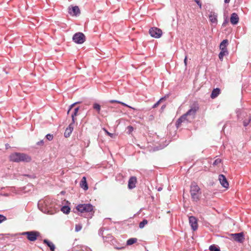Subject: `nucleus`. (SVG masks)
Returning <instances> with one entry per match:
<instances>
[{
    "mask_svg": "<svg viewBox=\"0 0 251 251\" xmlns=\"http://www.w3.org/2000/svg\"><path fill=\"white\" fill-rule=\"evenodd\" d=\"M209 21L212 24L217 25L218 23L217 14L214 12H211L209 15Z\"/></svg>",
    "mask_w": 251,
    "mask_h": 251,
    "instance_id": "obj_17",
    "label": "nucleus"
},
{
    "mask_svg": "<svg viewBox=\"0 0 251 251\" xmlns=\"http://www.w3.org/2000/svg\"><path fill=\"white\" fill-rule=\"evenodd\" d=\"M149 33L151 37L155 38H159L161 36L162 31L160 29L153 27L150 29Z\"/></svg>",
    "mask_w": 251,
    "mask_h": 251,
    "instance_id": "obj_9",
    "label": "nucleus"
},
{
    "mask_svg": "<svg viewBox=\"0 0 251 251\" xmlns=\"http://www.w3.org/2000/svg\"><path fill=\"white\" fill-rule=\"evenodd\" d=\"M76 210L81 213H88L91 215L90 218L92 217L95 211H94V206L90 203L79 204L76 207Z\"/></svg>",
    "mask_w": 251,
    "mask_h": 251,
    "instance_id": "obj_6",
    "label": "nucleus"
},
{
    "mask_svg": "<svg viewBox=\"0 0 251 251\" xmlns=\"http://www.w3.org/2000/svg\"><path fill=\"white\" fill-rule=\"evenodd\" d=\"M24 176H27L30 178H36V176L34 175H28V174H25V175H24Z\"/></svg>",
    "mask_w": 251,
    "mask_h": 251,
    "instance_id": "obj_35",
    "label": "nucleus"
},
{
    "mask_svg": "<svg viewBox=\"0 0 251 251\" xmlns=\"http://www.w3.org/2000/svg\"><path fill=\"white\" fill-rule=\"evenodd\" d=\"M184 63L185 65V66L187 65V56H185L184 60Z\"/></svg>",
    "mask_w": 251,
    "mask_h": 251,
    "instance_id": "obj_43",
    "label": "nucleus"
},
{
    "mask_svg": "<svg viewBox=\"0 0 251 251\" xmlns=\"http://www.w3.org/2000/svg\"><path fill=\"white\" fill-rule=\"evenodd\" d=\"M73 41L78 44H81L85 41V36L82 32L75 33L73 37Z\"/></svg>",
    "mask_w": 251,
    "mask_h": 251,
    "instance_id": "obj_8",
    "label": "nucleus"
},
{
    "mask_svg": "<svg viewBox=\"0 0 251 251\" xmlns=\"http://www.w3.org/2000/svg\"><path fill=\"white\" fill-rule=\"evenodd\" d=\"M137 178L135 176H131L128 181V187L129 189H132L136 187Z\"/></svg>",
    "mask_w": 251,
    "mask_h": 251,
    "instance_id": "obj_14",
    "label": "nucleus"
},
{
    "mask_svg": "<svg viewBox=\"0 0 251 251\" xmlns=\"http://www.w3.org/2000/svg\"><path fill=\"white\" fill-rule=\"evenodd\" d=\"M236 112L238 120L239 122L242 121L245 127L248 126L251 121V116L246 112L241 109L236 110Z\"/></svg>",
    "mask_w": 251,
    "mask_h": 251,
    "instance_id": "obj_4",
    "label": "nucleus"
},
{
    "mask_svg": "<svg viewBox=\"0 0 251 251\" xmlns=\"http://www.w3.org/2000/svg\"><path fill=\"white\" fill-rule=\"evenodd\" d=\"M219 180L220 181V182L221 184V185L226 188H228L229 186L228 182H227V180L226 177V176L224 175H220L219 176Z\"/></svg>",
    "mask_w": 251,
    "mask_h": 251,
    "instance_id": "obj_13",
    "label": "nucleus"
},
{
    "mask_svg": "<svg viewBox=\"0 0 251 251\" xmlns=\"http://www.w3.org/2000/svg\"><path fill=\"white\" fill-rule=\"evenodd\" d=\"M230 0H225V3H228L230 1Z\"/></svg>",
    "mask_w": 251,
    "mask_h": 251,
    "instance_id": "obj_48",
    "label": "nucleus"
},
{
    "mask_svg": "<svg viewBox=\"0 0 251 251\" xmlns=\"http://www.w3.org/2000/svg\"><path fill=\"white\" fill-rule=\"evenodd\" d=\"M194 0L201 8V3L200 1V0Z\"/></svg>",
    "mask_w": 251,
    "mask_h": 251,
    "instance_id": "obj_37",
    "label": "nucleus"
},
{
    "mask_svg": "<svg viewBox=\"0 0 251 251\" xmlns=\"http://www.w3.org/2000/svg\"><path fill=\"white\" fill-rule=\"evenodd\" d=\"M162 190V188L161 187H159L157 188V191H161V190Z\"/></svg>",
    "mask_w": 251,
    "mask_h": 251,
    "instance_id": "obj_46",
    "label": "nucleus"
},
{
    "mask_svg": "<svg viewBox=\"0 0 251 251\" xmlns=\"http://www.w3.org/2000/svg\"><path fill=\"white\" fill-rule=\"evenodd\" d=\"M38 207L42 212L50 215H53L58 211L54 200L50 197H45L40 200L38 203Z\"/></svg>",
    "mask_w": 251,
    "mask_h": 251,
    "instance_id": "obj_1",
    "label": "nucleus"
},
{
    "mask_svg": "<svg viewBox=\"0 0 251 251\" xmlns=\"http://www.w3.org/2000/svg\"><path fill=\"white\" fill-rule=\"evenodd\" d=\"M103 230L102 228L100 229L99 231V235H102L103 234Z\"/></svg>",
    "mask_w": 251,
    "mask_h": 251,
    "instance_id": "obj_39",
    "label": "nucleus"
},
{
    "mask_svg": "<svg viewBox=\"0 0 251 251\" xmlns=\"http://www.w3.org/2000/svg\"><path fill=\"white\" fill-rule=\"evenodd\" d=\"M61 210L65 214H69L70 212V208L69 206L64 205L62 207Z\"/></svg>",
    "mask_w": 251,
    "mask_h": 251,
    "instance_id": "obj_26",
    "label": "nucleus"
},
{
    "mask_svg": "<svg viewBox=\"0 0 251 251\" xmlns=\"http://www.w3.org/2000/svg\"><path fill=\"white\" fill-rule=\"evenodd\" d=\"M109 102H110V103L116 102V103H120L122 105H123V106H126V107H129V108H132V107H131V106H130L126 104V103H124L123 102L117 100H110L109 101Z\"/></svg>",
    "mask_w": 251,
    "mask_h": 251,
    "instance_id": "obj_27",
    "label": "nucleus"
},
{
    "mask_svg": "<svg viewBox=\"0 0 251 251\" xmlns=\"http://www.w3.org/2000/svg\"><path fill=\"white\" fill-rule=\"evenodd\" d=\"M105 131H106V133H107L108 135H109L110 136H112V133H109V132H108L107 130H105Z\"/></svg>",
    "mask_w": 251,
    "mask_h": 251,
    "instance_id": "obj_45",
    "label": "nucleus"
},
{
    "mask_svg": "<svg viewBox=\"0 0 251 251\" xmlns=\"http://www.w3.org/2000/svg\"><path fill=\"white\" fill-rule=\"evenodd\" d=\"M79 110V107H76L74 108V111L72 113L71 117L72 119V122L73 123H75V117L77 115L78 112Z\"/></svg>",
    "mask_w": 251,
    "mask_h": 251,
    "instance_id": "obj_22",
    "label": "nucleus"
},
{
    "mask_svg": "<svg viewBox=\"0 0 251 251\" xmlns=\"http://www.w3.org/2000/svg\"><path fill=\"white\" fill-rule=\"evenodd\" d=\"M220 93V89L218 88L214 89L211 94V98L212 99H215L216 98Z\"/></svg>",
    "mask_w": 251,
    "mask_h": 251,
    "instance_id": "obj_21",
    "label": "nucleus"
},
{
    "mask_svg": "<svg viewBox=\"0 0 251 251\" xmlns=\"http://www.w3.org/2000/svg\"><path fill=\"white\" fill-rule=\"evenodd\" d=\"M82 228V226L80 225H76L75 227V230L76 232L80 231Z\"/></svg>",
    "mask_w": 251,
    "mask_h": 251,
    "instance_id": "obj_34",
    "label": "nucleus"
},
{
    "mask_svg": "<svg viewBox=\"0 0 251 251\" xmlns=\"http://www.w3.org/2000/svg\"><path fill=\"white\" fill-rule=\"evenodd\" d=\"M44 144V141L43 140H41L40 141H39L37 143V145H39V146H40V145H43Z\"/></svg>",
    "mask_w": 251,
    "mask_h": 251,
    "instance_id": "obj_38",
    "label": "nucleus"
},
{
    "mask_svg": "<svg viewBox=\"0 0 251 251\" xmlns=\"http://www.w3.org/2000/svg\"><path fill=\"white\" fill-rule=\"evenodd\" d=\"M165 107V105H164L162 106L161 108L163 109Z\"/></svg>",
    "mask_w": 251,
    "mask_h": 251,
    "instance_id": "obj_49",
    "label": "nucleus"
},
{
    "mask_svg": "<svg viewBox=\"0 0 251 251\" xmlns=\"http://www.w3.org/2000/svg\"><path fill=\"white\" fill-rule=\"evenodd\" d=\"M80 103V102L78 101V102H75V103H74L72 104L70 106V107H69V109H68V110L67 113H68V114H69V113L70 111L71 110V109L73 108V107H74L75 104H77V103Z\"/></svg>",
    "mask_w": 251,
    "mask_h": 251,
    "instance_id": "obj_32",
    "label": "nucleus"
},
{
    "mask_svg": "<svg viewBox=\"0 0 251 251\" xmlns=\"http://www.w3.org/2000/svg\"><path fill=\"white\" fill-rule=\"evenodd\" d=\"M5 220H6V217L3 215L0 214V224Z\"/></svg>",
    "mask_w": 251,
    "mask_h": 251,
    "instance_id": "obj_33",
    "label": "nucleus"
},
{
    "mask_svg": "<svg viewBox=\"0 0 251 251\" xmlns=\"http://www.w3.org/2000/svg\"><path fill=\"white\" fill-rule=\"evenodd\" d=\"M137 241V239L136 238H131L128 239L126 241V245L128 246L131 245Z\"/></svg>",
    "mask_w": 251,
    "mask_h": 251,
    "instance_id": "obj_25",
    "label": "nucleus"
},
{
    "mask_svg": "<svg viewBox=\"0 0 251 251\" xmlns=\"http://www.w3.org/2000/svg\"><path fill=\"white\" fill-rule=\"evenodd\" d=\"M74 123H73V122H72V123H71L69 126L66 128V129H65V132H64V136L65 137H69L73 130V129H74V127H73V125H74Z\"/></svg>",
    "mask_w": 251,
    "mask_h": 251,
    "instance_id": "obj_16",
    "label": "nucleus"
},
{
    "mask_svg": "<svg viewBox=\"0 0 251 251\" xmlns=\"http://www.w3.org/2000/svg\"><path fill=\"white\" fill-rule=\"evenodd\" d=\"M190 194L194 201H198L200 200L201 192V188L195 182H193L191 184Z\"/></svg>",
    "mask_w": 251,
    "mask_h": 251,
    "instance_id": "obj_5",
    "label": "nucleus"
},
{
    "mask_svg": "<svg viewBox=\"0 0 251 251\" xmlns=\"http://www.w3.org/2000/svg\"><path fill=\"white\" fill-rule=\"evenodd\" d=\"M93 108L97 112L98 114L100 113L101 106L99 103L96 102L94 103L93 105Z\"/></svg>",
    "mask_w": 251,
    "mask_h": 251,
    "instance_id": "obj_24",
    "label": "nucleus"
},
{
    "mask_svg": "<svg viewBox=\"0 0 251 251\" xmlns=\"http://www.w3.org/2000/svg\"><path fill=\"white\" fill-rule=\"evenodd\" d=\"M228 21L227 18H225L224 19V21L223 22V23L222 24V26H225L226 24L228 23Z\"/></svg>",
    "mask_w": 251,
    "mask_h": 251,
    "instance_id": "obj_36",
    "label": "nucleus"
},
{
    "mask_svg": "<svg viewBox=\"0 0 251 251\" xmlns=\"http://www.w3.org/2000/svg\"><path fill=\"white\" fill-rule=\"evenodd\" d=\"M228 45V41L227 39H225L221 43L220 45V49L221 50H228L227 46Z\"/></svg>",
    "mask_w": 251,
    "mask_h": 251,
    "instance_id": "obj_18",
    "label": "nucleus"
},
{
    "mask_svg": "<svg viewBox=\"0 0 251 251\" xmlns=\"http://www.w3.org/2000/svg\"><path fill=\"white\" fill-rule=\"evenodd\" d=\"M239 17L237 13H233L231 14L230 18V23L233 25H237L239 22Z\"/></svg>",
    "mask_w": 251,
    "mask_h": 251,
    "instance_id": "obj_15",
    "label": "nucleus"
},
{
    "mask_svg": "<svg viewBox=\"0 0 251 251\" xmlns=\"http://www.w3.org/2000/svg\"><path fill=\"white\" fill-rule=\"evenodd\" d=\"M10 160L14 162H29L31 157L27 154L21 152H14L9 156Z\"/></svg>",
    "mask_w": 251,
    "mask_h": 251,
    "instance_id": "obj_3",
    "label": "nucleus"
},
{
    "mask_svg": "<svg viewBox=\"0 0 251 251\" xmlns=\"http://www.w3.org/2000/svg\"><path fill=\"white\" fill-rule=\"evenodd\" d=\"M189 223L193 230L195 231L198 229V220L195 216L189 217Z\"/></svg>",
    "mask_w": 251,
    "mask_h": 251,
    "instance_id": "obj_12",
    "label": "nucleus"
},
{
    "mask_svg": "<svg viewBox=\"0 0 251 251\" xmlns=\"http://www.w3.org/2000/svg\"><path fill=\"white\" fill-rule=\"evenodd\" d=\"M8 145V144L6 145V149H7Z\"/></svg>",
    "mask_w": 251,
    "mask_h": 251,
    "instance_id": "obj_51",
    "label": "nucleus"
},
{
    "mask_svg": "<svg viewBox=\"0 0 251 251\" xmlns=\"http://www.w3.org/2000/svg\"><path fill=\"white\" fill-rule=\"evenodd\" d=\"M127 128L130 132L132 131L133 130V127L131 126H128Z\"/></svg>",
    "mask_w": 251,
    "mask_h": 251,
    "instance_id": "obj_42",
    "label": "nucleus"
},
{
    "mask_svg": "<svg viewBox=\"0 0 251 251\" xmlns=\"http://www.w3.org/2000/svg\"><path fill=\"white\" fill-rule=\"evenodd\" d=\"M222 162V160L220 158H217L214 160V161L213 163V166H217L220 163H221Z\"/></svg>",
    "mask_w": 251,
    "mask_h": 251,
    "instance_id": "obj_30",
    "label": "nucleus"
},
{
    "mask_svg": "<svg viewBox=\"0 0 251 251\" xmlns=\"http://www.w3.org/2000/svg\"><path fill=\"white\" fill-rule=\"evenodd\" d=\"M23 235H26L27 239L29 241H35L37 240L38 237L40 235L39 232L35 230L24 232L22 233Z\"/></svg>",
    "mask_w": 251,
    "mask_h": 251,
    "instance_id": "obj_7",
    "label": "nucleus"
},
{
    "mask_svg": "<svg viewBox=\"0 0 251 251\" xmlns=\"http://www.w3.org/2000/svg\"><path fill=\"white\" fill-rule=\"evenodd\" d=\"M228 55V50H221L219 54V58L221 61L223 60V57L224 56H226Z\"/></svg>",
    "mask_w": 251,
    "mask_h": 251,
    "instance_id": "obj_23",
    "label": "nucleus"
},
{
    "mask_svg": "<svg viewBox=\"0 0 251 251\" xmlns=\"http://www.w3.org/2000/svg\"><path fill=\"white\" fill-rule=\"evenodd\" d=\"M8 145V144L6 145V149H7Z\"/></svg>",
    "mask_w": 251,
    "mask_h": 251,
    "instance_id": "obj_50",
    "label": "nucleus"
},
{
    "mask_svg": "<svg viewBox=\"0 0 251 251\" xmlns=\"http://www.w3.org/2000/svg\"><path fill=\"white\" fill-rule=\"evenodd\" d=\"M115 248L117 249H118V250H121V249H124V247H116Z\"/></svg>",
    "mask_w": 251,
    "mask_h": 251,
    "instance_id": "obj_47",
    "label": "nucleus"
},
{
    "mask_svg": "<svg viewBox=\"0 0 251 251\" xmlns=\"http://www.w3.org/2000/svg\"><path fill=\"white\" fill-rule=\"evenodd\" d=\"M158 105V103L156 102L152 106L153 108H155Z\"/></svg>",
    "mask_w": 251,
    "mask_h": 251,
    "instance_id": "obj_44",
    "label": "nucleus"
},
{
    "mask_svg": "<svg viewBox=\"0 0 251 251\" xmlns=\"http://www.w3.org/2000/svg\"><path fill=\"white\" fill-rule=\"evenodd\" d=\"M148 221L146 219H144L142 222L139 223V227L140 228H143L146 225L148 224Z\"/></svg>",
    "mask_w": 251,
    "mask_h": 251,
    "instance_id": "obj_29",
    "label": "nucleus"
},
{
    "mask_svg": "<svg viewBox=\"0 0 251 251\" xmlns=\"http://www.w3.org/2000/svg\"><path fill=\"white\" fill-rule=\"evenodd\" d=\"M68 13L71 16H77L80 14V11L77 6H69L68 7Z\"/></svg>",
    "mask_w": 251,
    "mask_h": 251,
    "instance_id": "obj_10",
    "label": "nucleus"
},
{
    "mask_svg": "<svg viewBox=\"0 0 251 251\" xmlns=\"http://www.w3.org/2000/svg\"><path fill=\"white\" fill-rule=\"evenodd\" d=\"M166 96H164L162 98H161L157 102L158 103V104L160 103V102L162 101V99H166Z\"/></svg>",
    "mask_w": 251,
    "mask_h": 251,
    "instance_id": "obj_41",
    "label": "nucleus"
},
{
    "mask_svg": "<svg viewBox=\"0 0 251 251\" xmlns=\"http://www.w3.org/2000/svg\"><path fill=\"white\" fill-rule=\"evenodd\" d=\"M231 236L235 241L238 243H242L245 240L244 234L242 232L237 233L231 234Z\"/></svg>",
    "mask_w": 251,
    "mask_h": 251,
    "instance_id": "obj_11",
    "label": "nucleus"
},
{
    "mask_svg": "<svg viewBox=\"0 0 251 251\" xmlns=\"http://www.w3.org/2000/svg\"><path fill=\"white\" fill-rule=\"evenodd\" d=\"M43 243L47 245L50 248V251H54L55 247L52 242L47 239H44Z\"/></svg>",
    "mask_w": 251,
    "mask_h": 251,
    "instance_id": "obj_19",
    "label": "nucleus"
},
{
    "mask_svg": "<svg viewBox=\"0 0 251 251\" xmlns=\"http://www.w3.org/2000/svg\"><path fill=\"white\" fill-rule=\"evenodd\" d=\"M210 251H220V249L215 245H212L209 246Z\"/></svg>",
    "mask_w": 251,
    "mask_h": 251,
    "instance_id": "obj_28",
    "label": "nucleus"
},
{
    "mask_svg": "<svg viewBox=\"0 0 251 251\" xmlns=\"http://www.w3.org/2000/svg\"><path fill=\"white\" fill-rule=\"evenodd\" d=\"M46 138L49 141H51L53 139V136L52 134H48L46 135Z\"/></svg>",
    "mask_w": 251,
    "mask_h": 251,
    "instance_id": "obj_31",
    "label": "nucleus"
},
{
    "mask_svg": "<svg viewBox=\"0 0 251 251\" xmlns=\"http://www.w3.org/2000/svg\"><path fill=\"white\" fill-rule=\"evenodd\" d=\"M166 96H164L162 98H161L157 102L158 103V104L160 103V102L162 101V99H166Z\"/></svg>",
    "mask_w": 251,
    "mask_h": 251,
    "instance_id": "obj_40",
    "label": "nucleus"
},
{
    "mask_svg": "<svg viewBox=\"0 0 251 251\" xmlns=\"http://www.w3.org/2000/svg\"><path fill=\"white\" fill-rule=\"evenodd\" d=\"M80 187L84 190H87L88 189V184L86 181V178L85 177H83L82 178L80 183Z\"/></svg>",
    "mask_w": 251,
    "mask_h": 251,
    "instance_id": "obj_20",
    "label": "nucleus"
},
{
    "mask_svg": "<svg viewBox=\"0 0 251 251\" xmlns=\"http://www.w3.org/2000/svg\"><path fill=\"white\" fill-rule=\"evenodd\" d=\"M198 109L199 107L198 106L193 105L191 106L190 109L177 120L176 124V126L178 128L182 123L185 121L191 122L195 118Z\"/></svg>",
    "mask_w": 251,
    "mask_h": 251,
    "instance_id": "obj_2",
    "label": "nucleus"
}]
</instances>
